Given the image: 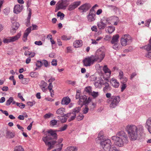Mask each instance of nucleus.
<instances>
[{"instance_id": "30", "label": "nucleus", "mask_w": 151, "mask_h": 151, "mask_svg": "<svg viewBox=\"0 0 151 151\" xmlns=\"http://www.w3.org/2000/svg\"><path fill=\"white\" fill-rule=\"evenodd\" d=\"M106 29L109 33L111 34L115 30V28L114 26H110L107 27Z\"/></svg>"}, {"instance_id": "27", "label": "nucleus", "mask_w": 151, "mask_h": 151, "mask_svg": "<svg viewBox=\"0 0 151 151\" xmlns=\"http://www.w3.org/2000/svg\"><path fill=\"white\" fill-rule=\"evenodd\" d=\"M47 132L50 134L53 137V139H56L57 138V134L55 131L50 129L47 131Z\"/></svg>"}, {"instance_id": "14", "label": "nucleus", "mask_w": 151, "mask_h": 151, "mask_svg": "<svg viewBox=\"0 0 151 151\" xmlns=\"http://www.w3.org/2000/svg\"><path fill=\"white\" fill-rule=\"evenodd\" d=\"M90 7V4L87 3H85L81 5L78 9L81 10L83 12H85L88 11Z\"/></svg>"}, {"instance_id": "42", "label": "nucleus", "mask_w": 151, "mask_h": 151, "mask_svg": "<svg viewBox=\"0 0 151 151\" xmlns=\"http://www.w3.org/2000/svg\"><path fill=\"white\" fill-rule=\"evenodd\" d=\"M85 90L89 94L92 92L91 88V86H88L85 88Z\"/></svg>"}, {"instance_id": "25", "label": "nucleus", "mask_w": 151, "mask_h": 151, "mask_svg": "<svg viewBox=\"0 0 151 151\" xmlns=\"http://www.w3.org/2000/svg\"><path fill=\"white\" fill-rule=\"evenodd\" d=\"M70 99L68 97H66L63 98L62 99L61 104L63 105H68L70 102Z\"/></svg>"}, {"instance_id": "12", "label": "nucleus", "mask_w": 151, "mask_h": 151, "mask_svg": "<svg viewBox=\"0 0 151 151\" xmlns=\"http://www.w3.org/2000/svg\"><path fill=\"white\" fill-rule=\"evenodd\" d=\"M81 3L80 1H75L69 5L68 9L70 11H72L76 8Z\"/></svg>"}, {"instance_id": "39", "label": "nucleus", "mask_w": 151, "mask_h": 151, "mask_svg": "<svg viewBox=\"0 0 151 151\" xmlns=\"http://www.w3.org/2000/svg\"><path fill=\"white\" fill-rule=\"evenodd\" d=\"M29 81V79L28 78H24L21 80L22 83L24 84H27Z\"/></svg>"}, {"instance_id": "4", "label": "nucleus", "mask_w": 151, "mask_h": 151, "mask_svg": "<svg viewBox=\"0 0 151 151\" xmlns=\"http://www.w3.org/2000/svg\"><path fill=\"white\" fill-rule=\"evenodd\" d=\"M120 101L119 96H113L107 99L106 102L110 104L109 106L111 108L113 109L118 106Z\"/></svg>"}, {"instance_id": "31", "label": "nucleus", "mask_w": 151, "mask_h": 151, "mask_svg": "<svg viewBox=\"0 0 151 151\" xmlns=\"http://www.w3.org/2000/svg\"><path fill=\"white\" fill-rule=\"evenodd\" d=\"M112 44L113 45L112 46V48L116 50H118L120 49L121 46L118 42Z\"/></svg>"}, {"instance_id": "7", "label": "nucleus", "mask_w": 151, "mask_h": 151, "mask_svg": "<svg viewBox=\"0 0 151 151\" xmlns=\"http://www.w3.org/2000/svg\"><path fill=\"white\" fill-rule=\"evenodd\" d=\"M93 55L85 58L83 60L84 66L86 67L90 66L96 62Z\"/></svg>"}, {"instance_id": "26", "label": "nucleus", "mask_w": 151, "mask_h": 151, "mask_svg": "<svg viewBox=\"0 0 151 151\" xmlns=\"http://www.w3.org/2000/svg\"><path fill=\"white\" fill-rule=\"evenodd\" d=\"M15 135V133L9 131H7L6 133V137L11 139L13 138Z\"/></svg>"}, {"instance_id": "23", "label": "nucleus", "mask_w": 151, "mask_h": 151, "mask_svg": "<svg viewBox=\"0 0 151 151\" xmlns=\"http://www.w3.org/2000/svg\"><path fill=\"white\" fill-rule=\"evenodd\" d=\"M82 41L81 40H76L73 43V46L75 48L81 47L82 45Z\"/></svg>"}, {"instance_id": "8", "label": "nucleus", "mask_w": 151, "mask_h": 151, "mask_svg": "<svg viewBox=\"0 0 151 151\" xmlns=\"http://www.w3.org/2000/svg\"><path fill=\"white\" fill-rule=\"evenodd\" d=\"M21 35L20 33H18L17 35L14 36L9 37L7 38H4L3 42L4 43H8L12 42L15 41L19 38Z\"/></svg>"}, {"instance_id": "44", "label": "nucleus", "mask_w": 151, "mask_h": 151, "mask_svg": "<svg viewBox=\"0 0 151 151\" xmlns=\"http://www.w3.org/2000/svg\"><path fill=\"white\" fill-rule=\"evenodd\" d=\"M51 116H53V114L51 113H49L48 114H46L44 116V117L45 118V119H48L50 118Z\"/></svg>"}, {"instance_id": "29", "label": "nucleus", "mask_w": 151, "mask_h": 151, "mask_svg": "<svg viewBox=\"0 0 151 151\" xmlns=\"http://www.w3.org/2000/svg\"><path fill=\"white\" fill-rule=\"evenodd\" d=\"M65 111V109L63 108H60L58 109L56 111V113L58 115H62L64 114Z\"/></svg>"}, {"instance_id": "17", "label": "nucleus", "mask_w": 151, "mask_h": 151, "mask_svg": "<svg viewBox=\"0 0 151 151\" xmlns=\"http://www.w3.org/2000/svg\"><path fill=\"white\" fill-rule=\"evenodd\" d=\"M87 18L89 22H93L96 19V14L90 12L87 16Z\"/></svg>"}, {"instance_id": "5", "label": "nucleus", "mask_w": 151, "mask_h": 151, "mask_svg": "<svg viewBox=\"0 0 151 151\" xmlns=\"http://www.w3.org/2000/svg\"><path fill=\"white\" fill-rule=\"evenodd\" d=\"M93 56L96 62H100L105 56V52L102 48H100L97 50L95 55Z\"/></svg>"}, {"instance_id": "58", "label": "nucleus", "mask_w": 151, "mask_h": 151, "mask_svg": "<svg viewBox=\"0 0 151 151\" xmlns=\"http://www.w3.org/2000/svg\"><path fill=\"white\" fill-rule=\"evenodd\" d=\"M57 61L56 60L53 59L51 62V64L53 66H56L57 65Z\"/></svg>"}, {"instance_id": "3", "label": "nucleus", "mask_w": 151, "mask_h": 151, "mask_svg": "<svg viewBox=\"0 0 151 151\" xmlns=\"http://www.w3.org/2000/svg\"><path fill=\"white\" fill-rule=\"evenodd\" d=\"M52 139L49 135L45 137H43L42 139L45 142V145H47L48 148L47 149V150H49L53 148L58 147L59 144H62L61 143L63 141L62 138H60L58 140V142L53 141L50 142H47Z\"/></svg>"}, {"instance_id": "53", "label": "nucleus", "mask_w": 151, "mask_h": 151, "mask_svg": "<svg viewBox=\"0 0 151 151\" xmlns=\"http://www.w3.org/2000/svg\"><path fill=\"white\" fill-rule=\"evenodd\" d=\"M84 117V116L82 114H80L77 117V119L78 121H80L82 120Z\"/></svg>"}, {"instance_id": "9", "label": "nucleus", "mask_w": 151, "mask_h": 151, "mask_svg": "<svg viewBox=\"0 0 151 151\" xmlns=\"http://www.w3.org/2000/svg\"><path fill=\"white\" fill-rule=\"evenodd\" d=\"M68 5L66 1H59L56 4L55 9V11L57 12L59 10L65 9Z\"/></svg>"}, {"instance_id": "47", "label": "nucleus", "mask_w": 151, "mask_h": 151, "mask_svg": "<svg viewBox=\"0 0 151 151\" xmlns=\"http://www.w3.org/2000/svg\"><path fill=\"white\" fill-rule=\"evenodd\" d=\"M16 103L17 105L21 109L24 108L25 106V105L22 103Z\"/></svg>"}, {"instance_id": "37", "label": "nucleus", "mask_w": 151, "mask_h": 151, "mask_svg": "<svg viewBox=\"0 0 151 151\" xmlns=\"http://www.w3.org/2000/svg\"><path fill=\"white\" fill-rule=\"evenodd\" d=\"M24 149L21 145L17 146L15 147L14 151H24Z\"/></svg>"}, {"instance_id": "22", "label": "nucleus", "mask_w": 151, "mask_h": 151, "mask_svg": "<svg viewBox=\"0 0 151 151\" xmlns=\"http://www.w3.org/2000/svg\"><path fill=\"white\" fill-rule=\"evenodd\" d=\"M119 35L118 34H116L114 35L112 37L111 40V44L116 43L119 42Z\"/></svg>"}, {"instance_id": "40", "label": "nucleus", "mask_w": 151, "mask_h": 151, "mask_svg": "<svg viewBox=\"0 0 151 151\" xmlns=\"http://www.w3.org/2000/svg\"><path fill=\"white\" fill-rule=\"evenodd\" d=\"M143 47L147 51L151 50V43H149L148 45H145Z\"/></svg>"}, {"instance_id": "46", "label": "nucleus", "mask_w": 151, "mask_h": 151, "mask_svg": "<svg viewBox=\"0 0 151 151\" xmlns=\"http://www.w3.org/2000/svg\"><path fill=\"white\" fill-rule=\"evenodd\" d=\"M112 19H115L116 20V21L114 23V25H117L118 22H119V18L118 17L116 16H114L113 17Z\"/></svg>"}, {"instance_id": "51", "label": "nucleus", "mask_w": 151, "mask_h": 151, "mask_svg": "<svg viewBox=\"0 0 151 151\" xmlns=\"http://www.w3.org/2000/svg\"><path fill=\"white\" fill-rule=\"evenodd\" d=\"M36 65L38 67H40L42 65V62L40 61H37L36 63Z\"/></svg>"}, {"instance_id": "2", "label": "nucleus", "mask_w": 151, "mask_h": 151, "mask_svg": "<svg viewBox=\"0 0 151 151\" xmlns=\"http://www.w3.org/2000/svg\"><path fill=\"white\" fill-rule=\"evenodd\" d=\"M116 134L120 137L116 135L111 137V139L113 141L116 145L119 147H122L124 143H127L128 137L125 132L122 131L118 132Z\"/></svg>"}, {"instance_id": "35", "label": "nucleus", "mask_w": 151, "mask_h": 151, "mask_svg": "<svg viewBox=\"0 0 151 151\" xmlns=\"http://www.w3.org/2000/svg\"><path fill=\"white\" fill-rule=\"evenodd\" d=\"M81 106L80 107L78 106L74 108L73 109V111L72 113V114H76V113L79 112L81 110Z\"/></svg>"}, {"instance_id": "34", "label": "nucleus", "mask_w": 151, "mask_h": 151, "mask_svg": "<svg viewBox=\"0 0 151 151\" xmlns=\"http://www.w3.org/2000/svg\"><path fill=\"white\" fill-rule=\"evenodd\" d=\"M106 7L109 9L113 10L114 12L116 11L117 10V8L115 6L112 5H107Z\"/></svg>"}, {"instance_id": "56", "label": "nucleus", "mask_w": 151, "mask_h": 151, "mask_svg": "<svg viewBox=\"0 0 151 151\" xmlns=\"http://www.w3.org/2000/svg\"><path fill=\"white\" fill-rule=\"evenodd\" d=\"M38 74L37 72H31L30 73V76L32 77H34L37 76Z\"/></svg>"}, {"instance_id": "52", "label": "nucleus", "mask_w": 151, "mask_h": 151, "mask_svg": "<svg viewBox=\"0 0 151 151\" xmlns=\"http://www.w3.org/2000/svg\"><path fill=\"white\" fill-rule=\"evenodd\" d=\"M68 125L67 124H65L64 126L62 127L60 129V131H63L65 130L67 128Z\"/></svg>"}, {"instance_id": "24", "label": "nucleus", "mask_w": 151, "mask_h": 151, "mask_svg": "<svg viewBox=\"0 0 151 151\" xmlns=\"http://www.w3.org/2000/svg\"><path fill=\"white\" fill-rule=\"evenodd\" d=\"M103 80L101 79H99L97 80L94 83V85L96 88H100L102 85Z\"/></svg>"}, {"instance_id": "32", "label": "nucleus", "mask_w": 151, "mask_h": 151, "mask_svg": "<svg viewBox=\"0 0 151 151\" xmlns=\"http://www.w3.org/2000/svg\"><path fill=\"white\" fill-rule=\"evenodd\" d=\"M77 148L74 146H70L68 147L65 151H77Z\"/></svg>"}, {"instance_id": "16", "label": "nucleus", "mask_w": 151, "mask_h": 151, "mask_svg": "<svg viewBox=\"0 0 151 151\" xmlns=\"http://www.w3.org/2000/svg\"><path fill=\"white\" fill-rule=\"evenodd\" d=\"M105 139H104V136L103 135V132L102 131L100 132L99 133L98 137L96 138V141L98 143H100V142L103 140H104Z\"/></svg>"}, {"instance_id": "49", "label": "nucleus", "mask_w": 151, "mask_h": 151, "mask_svg": "<svg viewBox=\"0 0 151 151\" xmlns=\"http://www.w3.org/2000/svg\"><path fill=\"white\" fill-rule=\"evenodd\" d=\"M98 94V92H95L94 91L91 92L90 95L94 97H96Z\"/></svg>"}, {"instance_id": "55", "label": "nucleus", "mask_w": 151, "mask_h": 151, "mask_svg": "<svg viewBox=\"0 0 151 151\" xmlns=\"http://www.w3.org/2000/svg\"><path fill=\"white\" fill-rule=\"evenodd\" d=\"M127 87L126 83H122L121 85V91L123 92Z\"/></svg>"}, {"instance_id": "45", "label": "nucleus", "mask_w": 151, "mask_h": 151, "mask_svg": "<svg viewBox=\"0 0 151 151\" xmlns=\"http://www.w3.org/2000/svg\"><path fill=\"white\" fill-rule=\"evenodd\" d=\"M71 38L70 36H67L66 35H63L62 37V39L64 40H70Z\"/></svg>"}, {"instance_id": "62", "label": "nucleus", "mask_w": 151, "mask_h": 151, "mask_svg": "<svg viewBox=\"0 0 151 151\" xmlns=\"http://www.w3.org/2000/svg\"><path fill=\"white\" fill-rule=\"evenodd\" d=\"M73 116H71L70 117V118L68 120L69 122H70L71 121H72L75 118H76V115L75 114H73Z\"/></svg>"}, {"instance_id": "28", "label": "nucleus", "mask_w": 151, "mask_h": 151, "mask_svg": "<svg viewBox=\"0 0 151 151\" xmlns=\"http://www.w3.org/2000/svg\"><path fill=\"white\" fill-rule=\"evenodd\" d=\"M97 26L99 29H104L106 27V24L102 21L97 23Z\"/></svg>"}, {"instance_id": "48", "label": "nucleus", "mask_w": 151, "mask_h": 151, "mask_svg": "<svg viewBox=\"0 0 151 151\" xmlns=\"http://www.w3.org/2000/svg\"><path fill=\"white\" fill-rule=\"evenodd\" d=\"M57 16L60 17V19H63L64 17V14L63 13H61L60 12H59L57 14Z\"/></svg>"}, {"instance_id": "63", "label": "nucleus", "mask_w": 151, "mask_h": 151, "mask_svg": "<svg viewBox=\"0 0 151 151\" xmlns=\"http://www.w3.org/2000/svg\"><path fill=\"white\" fill-rule=\"evenodd\" d=\"M122 79L123 80L122 81V83H125L127 81V78L126 77H123L122 78Z\"/></svg>"}, {"instance_id": "13", "label": "nucleus", "mask_w": 151, "mask_h": 151, "mask_svg": "<svg viewBox=\"0 0 151 151\" xmlns=\"http://www.w3.org/2000/svg\"><path fill=\"white\" fill-rule=\"evenodd\" d=\"M24 7L22 5L17 4L14 7V12L16 14H18L23 9Z\"/></svg>"}, {"instance_id": "57", "label": "nucleus", "mask_w": 151, "mask_h": 151, "mask_svg": "<svg viewBox=\"0 0 151 151\" xmlns=\"http://www.w3.org/2000/svg\"><path fill=\"white\" fill-rule=\"evenodd\" d=\"M80 96V93L79 92V91L78 90L77 91V93L76 95V99H79L80 97H81Z\"/></svg>"}, {"instance_id": "43", "label": "nucleus", "mask_w": 151, "mask_h": 151, "mask_svg": "<svg viewBox=\"0 0 151 151\" xmlns=\"http://www.w3.org/2000/svg\"><path fill=\"white\" fill-rule=\"evenodd\" d=\"M63 145V144H59V145L58 146V147L56 148V149L52 151H60L62 149Z\"/></svg>"}, {"instance_id": "54", "label": "nucleus", "mask_w": 151, "mask_h": 151, "mask_svg": "<svg viewBox=\"0 0 151 151\" xmlns=\"http://www.w3.org/2000/svg\"><path fill=\"white\" fill-rule=\"evenodd\" d=\"M42 63L46 67H47L48 66V62L45 60H43L42 61Z\"/></svg>"}, {"instance_id": "59", "label": "nucleus", "mask_w": 151, "mask_h": 151, "mask_svg": "<svg viewBox=\"0 0 151 151\" xmlns=\"http://www.w3.org/2000/svg\"><path fill=\"white\" fill-rule=\"evenodd\" d=\"M88 110V108L87 106L86 105L85 108L83 109V112L84 114H87Z\"/></svg>"}, {"instance_id": "19", "label": "nucleus", "mask_w": 151, "mask_h": 151, "mask_svg": "<svg viewBox=\"0 0 151 151\" xmlns=\"http://www.w3.org/2000/svg\"><path fill=\"white\" fill-rule=\"evenodd\" d=\"M102 85L104 86L103 88V91L105 92L110 91L111 90V87L108 83L103 80Z\"/></svg>"}, {"instance_id": "1", "label": "nucleus", "mask_w": 151, "mask_h": 151, "mask_svg": "<svg viewBox=\"0 0 151 151\" xmlns=\"http://www.w3.org/2000/svg\"><path fill=\"white\" fill-rule=\"evenodd\" d=\"M129 138L132 140H135L140 137L144 131L143 126L141 125L136 126L134 124L127 125L126 128Z\"/></svg>"}, {"instance_id": "21", "label": "nucleus", "mask_w": 151, "mask_h": 151, "mask_svg": "<svg viewBox=\"0 0 151 151\" xmlns=\"http://www.w3.org/2000/svg\"><path fill=\"white\" fill-rule=\"evenodd\" d=\"M103 70L105 74H107L108 77H109L110 76L111 71L108 68L107 65H105L103 67Z\"/></svg>"}, {"instance_id": "11", "label": "nucleus", "mask_w": 151, "mask_h": 151, "mask_svg": "<svg viewBox=\"0 0 151 151\" xmlns=\"http://www.w3.org/2000/svg\"><path fill=\"white\" fill-rule=\"evenodd\" d=\"M87 97L86 96H81L79 99V101L78 102V104L82 107L83 105L88 104L90 101L89 99L87 100Z\"/></svg>"}, {"instance_id": "38", "label": "nucleus", "mask_w": 151, "mask_h": 151, "mask_svg": "<svg viewBox=\"0 0 151 151\" xmlns=\"http://www.w3.org/2000/svg\"><path fill=\"white\" fill-rule=\"evenodd\" d=\"M14 99L12 97H10L9 99L6 101V106L9 105L13 101Z\"/></svg>"}, {"instance_id": "15", "label": "nucleus", "mask_w": 151, "mask_h": 151, "mask_svg": "<svg viewBox=\"0 0 151 151\" xmlns=\"http://www.w3.org/2000/svg\"><path fill=\"white\" fill-rule=\"evenodd\" d=\"M145 126L149 132L151 133V117H149L147 119Z\"/></svg>"}, {"instance_id": "64", "label": "nucleus", "mask_w": 151, "mask_h": 151, "mask_svg": "<svg viewBox=\"0 0 151 151\" xmlns=\"http://www.w3.org/2000/svg\"><path fill=\"white\" fill-rule=\"evenodd\" d=\"M145 56L149 58H151V52H149L145 54Z\"/></svg>"}, {"instance_id": "10", "label": "nucleus", "mask_w": 151, "mask_h": 151, "mask_svg": "<svg viewBox=\"0 0 151 151\" xmlns=\"http://www.w3.org/2000/svg\"><path fill=\"white\" fill-rule=\"evenodd\" d=\"M108 144L105 145L103 144V145H101V147L105 151H120L119 150H118L115 147H111L112 145L111 142L109 143V142H107Z\"/></svg>"}, {"instance_id": "61", "label": "nucleus", "mask_w": 151, "mask_h": 151, "mask_svg": "<svg viewBox=\"0 0 151 151\" xmlns=\"http://www.w3.org/2000/svg\"><path fill=\"white\" fill-rule=\"evenodd\" d=\"M17 29V28L13 26L12 27V29L11 30V32L12 34H14L15 32Z\"/></svg>"}, {"instance_id": "36", "label": "nucleus", "mask_w": 151, "mask_h": 151, "mask_svg": "<svg viewBox=\"0 0 151 151\" xmlns=\"http://www.w3.org/2000/svg\"><path fill=\"white\" fill-rule=\"evenodd\" d=\"M107 142H109V143H110L111 142V141L110 139H105L104 140H103L100 142V145L101 146L103 145V144H104V145H106L108 144V143H107Z\"/></svg>"}, {"instance_id": "60", "label": "nucleus", "mask_w": 151, "mask_h": 151, "mask_svg": "<svg viewBox=\"0 0 151 151\" xmlns=\"http://www.w3.org/2000/svg\"><path fill=\"white\" fill-rule=\"evenodd\" d=\"M111 39V37L109 35H106L105 36V37L104 38V39L106 41H109Z\"/></svg>"}, {"instance_id": "41", "label": "nucleus", "mask_w": 151, "mask_h": 151, "mask_svg": "<svg viewBox=\"0 0 151 151\" xmlns=\"http://www.w3.org/2000/svg\"><path fill=\"white\" fill-rule=\"evenodd\" d=\"M57 123V121L55 119H53L50 121V125L51 126H54L56 125Z\"/></svg>"}, {"instance_id": "6", "label": "nucleus", "mask_w": 151, "mask_h": 151, "mask_svg": "<svg viewBox=\"0 0 151 151\" xmlns=\"http://www.w3.org/2000/svg\"><path fill=\"white\" fill-rule=\"evenodd\" d=\"M132 41V37L130 35L127 34L122 35L120 40L121 44L123 46H125L129 44Z\"/></svg>"}, {"instance_id": "18", "label": "nucleus", "mask_w": 151, "mask_h": 151, "mask_svg": "<svg viewBox=\"0 0 151 151\" xmlns=\"http://www.w3.org/2000/svg\"><path fill=\"white\" fill-rule=\"evenodd\" d=\"M110 82L114 88H117L119 86V83L114 78H113L111 79Z\"/></svg>"}, {"instance_id": "20", "label": "nucleus", "mask_w": 151, "mask_h": 151, "mask_svg": "<svg viewBox=\"0 0 151 151\" xmlns=\"http://www.w3.org/2000/svg\"><path fill=\"white\" fill-rule=\"evenodd\" d=\"M31 30V28L30 27L28 28L25 30L24 32L23 38V40L25 42L27 40V37L30 32Z\"/></svg>"}, {"instance_id": "50", "label": "nucleus", "mask_w": 151, "mask_h": 151, "mask_svg": "<svg viewBox=\"0 0 151 151\" xmlns=\"http://www.w3.org/2000/svg\"><path fill=\"white\" fill-rule=\"evenodd\" d=\"M151 22V19H147L145 22V25L147 27H149L150 25V24Z\"/></svg>"}, {"instance_id": "33", "label": "nucleus", "mask_w": 151, "mask_h": 151, "mask_svg": "<svg viewBox=\"0 0 151 151\" xmlns=\"http://www.w3.org/2000/svg\"><path fill=\"white\" fill-rule=\"evenodd\" d=\"M58 119L60 120L62 123H64L66 122L67 119L63 115V116H58Z\"/></svg>"}]
</instances>
